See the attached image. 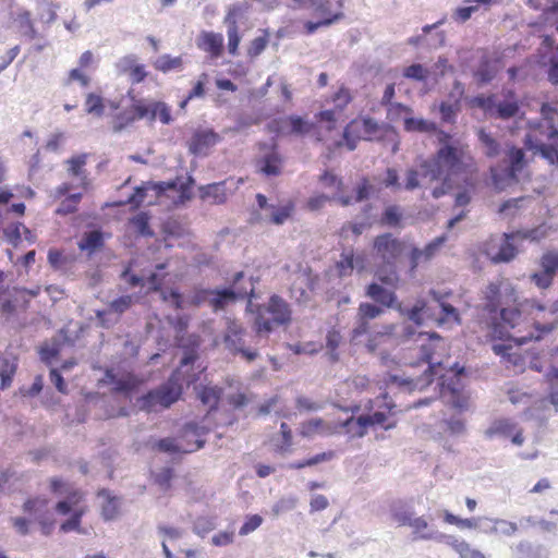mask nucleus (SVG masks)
Here are the masks:
<instances>
[{
  "mask_svg": "<svg viewBox=\"0 0 558 558\" xmlns=\"http://www.w3.org/2000/svg\"><path fill=\"white\" fill-rule=\"evenodd\" d=\"M256 203L259 209L267 211L265 217H260L262 219L268 220L270 223L276 226L283 225L292 215V211L294 209V206L292 203H288L283 206H277L275 204H269L267 197L262 194L257 193L256 196Z\"/></svg>",
  "mask_w": 558,
  "mask_h": 558,
  "instance_id": "12",
  "label": "nucleus"
},
{
  "mask_svg": "<svg viewBox=\"0 0 558 558\" xmlns=\"http://www.w3.org/2000/svg\"><path fill=\"white\" fill-rule=\"evenodd\" d=\"M335 457V452L333 451H325V452H320V453H317L308 459H304V460H301V461H294V462H290L288 464V469L290 470H301L303 468H306V466H314V465H317L319 463H323V462H327V461H330L332 458Z\"/></svg>",
  "mask_w": 558,
  "mask_h": 558,
  "instance_id": "38",
  "label": "nucleus"
},
{
  "mask_svg": "<svg viewBox=\"0 0 558 558\" xmlns=\"http://www.w3.org/2000/svg\"><path fill=\"white\" fill-rule=\"evenodd\" d=\"M150 215L147 211H140L129 219V223L135 229L141 236H153L154 231L149 225Z\"/></svg>",
  "mask_w": 558,
  "mask_h": 558,
  "instance_id": "37",
  "label": "nucleus"
},
{
  "mask_svg": "<svg viewBox=\"0 0 558 558\" xmlns=\"http://www.w3.org/2000/svg\"><path fill=\"white\" fill-rule=\"evenodd\" d=\"M403 219V213L399 205H389L385 207L380 225L389 228H398L401 226Z\"/></svg>",
  "mask_w": 558,
  "mask_h": 558,
  "instance_id": "36",
  "label": "nucleus"
},
{
  "mask_svg": "<svg viewBox=\"0 0 558 558\" xmlns=\"http://www.w3.org/2000/svg\"><path fill=\"white\" fill-rule=\"evenodd\" d=\"M258 171L267 178L278 177L282 172L283 159L277 150V144L271 145V149L257 159Z\"/></svg>",
  "mask_w": 558,
  "mask_h": 558,
  "instance_id": "17",
  "label": "nucleus"
},
{
  "mask_svg": "<svg viewBox=\"0 0 558 558\" xmlns=\"http://www.w3.org/2000/svg\"><path fill=\"white\" fill-rule=\"evenodd\" d=\"M82 495L78 492H72L65 498L59 500L56 505V511L62 515L72 514L74 510H83L80 507Z\"/></svg>",
  "mask_w": 558,
  "mask_h": 558,
  "instance_id": "34",
  "label": "nucleus"
},
{
  "mask_svg": "<svg viewBox=\"0 0 558 558\" xmlns=\"http://www.w3.org/2000/svg\"><path fill=\"white\" fill-rule=\"evenodd\" d=\"M459 111H460L459 101H456L454 104L442 101L439 105V113H440L441 120L446 123H454Z\"/></svg>",
  "mask_w": 558,
  "mask_h": 558,
  "instance_id": "51",
  "label": "nucleus"
},
{
  "mask_svg": "<svg viewBox=\"0 0 558 558\" xmlns=\"http://www.w3.org/2000/svg\"><path fill=\"white\" fill-rule=\"evenodd\" d=\"M430 521H433L430 515L428 518L425 515L413 518L408 526L412 529L414 541H434V537H428L427 535L439 533V531L435 525L430 524Z\"/></svg>",
  "mask_w": 558,
  "mask_h": 558,
  "instance_id": "23",
  "label": "nucleus"
},
{
  "mask_svg": "<svg viewBox=\"0 0 558 558\" xmlns=\"http://www.w3.org/2000/svg\"><path fill=\"white\" fill-rule=\"evenodd\" d=\"M226 183H211L199 187V196L203 199L211 197L215 204H222L226 201Z\"/></svg>",
  "mask_w": 558,
  "mask_h": 558,
  "instance_id": "35",
  "label": "nucleus"
},
{
  "mask_svg": "<svg viewBox=\"0 0 558 558\" xmlns=\"http://www.w3.org/2000/svg\"><path fill=\"white\" fill-rule=\"evenodd\" d=\"M440 147L436 154L422 161V175L430 182L438 181L444 175L453 177L465 171L464 148L458 141H452L449 133H439Z\"/></svg>",
  "mask_w": 558,
  "mask_h": 558,
  "instance_id": "1",
  "label": "nucleus"
},
{
  "mask_svg": "<svg viewBox=\"0 0 558 558\" xmlns=\"http://www.w3.org/2000/svg\"><path fill=\"white\" fill-rule=\"evenodd\" d=\"M132 110L140 119H148L150 122L157 118L162 124L172 122L171 108L163 101L140 99L133 102Z\"/></svg>",
  "mask_w": 558,
  "mask_h": 558,
  "instance_id": "10",
  "label": "nucleus"
},
{
  "mask_svg": "<svg viewBox=\"0 0 558 558\" xmlns=\"http://www.w3.org/2000/svg\"><path fill=\"white\" fill-rule=\"evenodd\" d=\"M342 17H343V13L342 12H336V13H333V15L327 16V17H323L322 20L316 21V22L307 21L304 24V29H305L307 35H312L319 27L330 26V25L337 23L338 21H340Z\"/></svg>",
  "mask_w": 558,
  "mask_h": 558,
  "instance_id": "46",
  "label": "nucleus"
},
{
  "mask_svg": "<svg viewBox=\"0 0 558 558\" xmlns=\"http://www.w3.org/2000/svg\"><path fill=\"white\" fill-rule=\"evenodd\" d=\"M432 71L426 69L421 63H412L411 65L404 68L403 76L405 78L415 81V82H425L430 75Z\"/></svg>",
  "mask_w": 558,
  "mask_h": 558,
  "instance_id": "41",
  "label": "nucleus"
},
{
  "mask_svg": "<svg viewBox=\"0 0 558 558\" xmlns=\"http://www.w3.org/2000/svg\"><path fill=\"white\" fill-rule=\"evenodd\" d=\"M403 124L408 132H433L437 129L434 122L416 117L405 118Z\"/></svg>",
  "mask_w": 558,
  "mask_h": 558,
  "instance_id": "40",
  "label": "nucleus"
},
{
  "mask_svg": "<svg viewBox=\"0 0 558 558\" xmlns=\"http://www.w3.org/2000/svg\"><path fill=\"white\" fill-rule=\"evenodd\" d=\"M541 121L532 124L547 140L558 141V110L553 105L545 102L541 107Z\"/></svg>",
  "mask_w": 558,
  "mask_h": 558,
  "instance_id": "13",
  "label": "nucleus"
},
{
  "mask_svg": "<svg viewBox=\"0 0 558 558\" xmlns=\"http://www.w3.org/2000/svg\"><path fill=\"white\" fill-rule=\"evenodd\" d=\"M538 239L537 229L504 232L499 242L492 239L486 244L485 254L494 264L510 263L519 253L518 244L520 242L524 240L536 241Z\"/></svg>",
  "mask_w": 558,
  "mask_h": 558,
  "instance_id": "4",
  "label": "nucleus"
},
{
  "mask_svg": "<svg viewBox=\"0 0 558 558\" xmlns=\"http://www.w3.org/2000/svg\"><path fill=\"white\" fill-rule=\"evenodd\" d=\"M512 558H547L543 545H535L527 539H521L509 547Z\"/></svg>",
  "mask_w": 558,
  "mask_h": 558,
  "instance_id": "20",
  "label": "nucleus"
},
{
  "mask_svg": "<svg viewBox=\"0 0 558 558\" xmlns=\"http://www.w3.org/2000/svg\"><path fill=\"white\" fill-rule=\"evenodd\" d=\"M396 311L407 317L414 326L422 327L424 325V299H417L412 306L400 303Z\"/></svg>",
  "mask_w": 558,
  "mask_h": 558,
  "instance_id": "24",
  "label": "nucleus"
},
{
  "mask_svg": "<svg viewBox=\"0 0 558 558\" xmlns=\"http://www.w3.org/2000/svg\"><path fill=\"white\" fill-rule=\"evenodd\" d=\"M246 312L254 315L253 328L259 336L269 335L276 327L288 326L292 320L290 304L278 294H272L267 304L253 303V299H248Z\"/></svg>",
  "mask_w": 558,
  "mask_h": 558,
  "instance_id": "3",
  "label": "nucleus"
},
{
  "mask_svg": "<svg viewBox=\"0 0 558 558\" xmlns=\"http://www.w3.org/2000/svg\"><path fill=\"white\" fill-rule=\"evenodd\" d=\"M220 138V135L211 129L196 130L189 143V151L194 156L203 155L206 149L215 146Z\"/></svg>",
  "mask_w": 558,
  "mask_h": 558,
  "instance_id": "16",
  "label": "nucleus"
},
{
  "mask_svg": "<svg viewBox=\"0 0 558 558\" xmlns=\"http://www.w3.org/2000/svg\"><path fill=\"white\" fill-rule=\"evenodd\" d=\"M354 425L356 429H348V435L359 438L364 437L367 433V428L372 426L371 415L362 414L354 417Z\"/></svg>",
  "mask_w": 558,
  "mask_h": 558,
  "instance_id": "52",
  "label": "nucleus"
},
{
  "mask_svg": "<svg viewBox=\"0 0 558 558\" xmlns=\"http://www.w3.org/2000/svg\"><path fill=\"white\" fill-rule=\"evenodd\" d=\"M133 304V296L132 295H121L114 300H112L109 303L108 311L110 313H116L118 315L123 314L126 312Z\"/></svg>",
  "mask_w": 558,
  "mask_h": 558,
  "instance_id": "54",
  "label": "nucleus"
},
{
  "mask_svg": "<svg viewBox=\"0 0 558 558\" xmlns=\"http://www.w3.org/2000/svg\"><path fill=\"white\" fill-rule=\"evenodd\" d=\"M498 73V64L496 60H492L487 56H483L480 60L478 68L474 72V76L482 85L492 82Z\"/></svg>",
  "mask_w": 558,
  "mask_h": 558,
  "instance_id": "26",
  "label": "nucleus"
},
{
  "mask_svg": "<svg viewBox=\"0 0 558 558\" xmlns=\"http://www.w3.org/2000/svg\"><path fill=\"white\" fill-rule=\"evenodd\" d=\"M429 293L433 296L434 301H436L438 303L440 312H441V316L436 318V320L439 325H442L449 320H452L456 324L461 323L460 314L453 305L444 302L441 300V295L438 292H436L435 290H430Z\"/></svg>",
  "mask_w": 558,
  "mask_h": 558,
  "instance_id": "30",
  "label": "nucleus"
},
{
  "mask_svg": "<svg viewBox=\"0 0 558 558\" xmlns=\"http://www.w3.org/2000/svg\"><path fill=\"white\" fill-rule=\"evenodd\" d=\"M108 381L113 386V391L131 398L140 388V380L135 376H118L112 371L106 372Z\"/></svg>",
  "mask_w": 558,
  "mask_h": 558,
  "instance_id": "19",
  "label": "nucleus"
},
{
  "mask_svg": "<svg viewBox=\"0 0 558 558\" xmlns=\"http://www.w3.org/2000/svg\"><path fill=\"white\" fill-rule=\"evenodd\" d=\"M136 120H141L137 117V113L131 109V111H121L117 113L113 118L112 130L114 133L122 132L128 125L133 123Z\"/></svg>",
  "mask_w": 558,
  "mask_h": 558,
  "instance_id": "43",
  "label": "nucleus"
},
{
  "mask_svg": "<svg viewBox=\"0 0 558 558\" xmlns=\"http://www.w3.org/2000/svg\"><path fill=\"white\" fill-rule=\"evenodd\" d=\"M208 433V428L202 426L195 422H187L184 424L181 430V437L186 439V447L180 446L173 438L165 437L156 442V448L165 453H191L201 448L206 444L203 436Z\"/></svg>",
  "mask_w": 558,
  "mask_h": 558,
  "instance_id": "7",
  "label": "nucleus"
},
{
  "mask_svg": "<svg viewBox=\"0 0 558 558\" xmlns=\"http://www.w3.org/2000/svg\"><path fill=\"white\" fill-rule=\"evenodd\" d=\"M182 64L183 61L181 57H171L170 54L160 56L154 63L155 68L163 73L180 69Z\"/></svg>",
  "mask_w": 558,
  "mask_h": 558,
  "instance_id": "47",
  "label": "nucleus"
},
{
  "mask_svg": "<svg viewBox=\"0 0 558 558\" xmlns=\"http://www.w3.org/2000/svg\"><path fill=\"white\" fill-rule=\"evenodd\" d=\"M372 204H366L362 208L364 219L361 221L348 222L342 227V232L350 230L355 236L361 235L366 229H368L372 226V222L369 221L368 217V213L372 210Z\"/></svg>",
  "mask_w": 558,
  "mask_h": 558,
  "instance_id": "39",
  "label": "nucleus"
},
{
  "mask_svg": "<svg viewBox=\"0 0 558 558\" xmlns=\"http://www.w3.org/2000/svg\"><path fill=\"white\" fill-rule=\"evenodd\" d=\"M99 496L105 498V502L102 505L104 519L107 521L114 519L118 513V502L116 497H112L107 489L100 490Z\"/></svg>",
  "mask_w": 558,
  "mask_h": 558,
  "instance_id": "45",
  "label": "nucleus"
},
{
  "mask_svg": "<svg viewBox=\"0 0 558 558\" xmlns=\"http://www.w3.org/2000/svg\"><path fill=\"white\" fill-rule=\"evenodd\" d=\"M61 350V338L52 337L49 341H45L39 347L38 353L43 363L51 365L52 362L59 357Z\"/></svg>",
  "mask_w": 558,
  "mask_h": 558,
  "instance_id": "31",
  "label": "nucleus"
},
{
  "mask_svg": "<svg viewBox=\"0 0 558 558\" xmlns=\"http://www.w3.org/2000/svg\"><path fill=\"white\" fill-rule=\"evenodd\" d=\"M148 190H150L148 182L135 186L132 194L128 197L126 203L130 204L132 208L137 209L144 203Z\"/></svg>",
  "mask_w": 558,
  "mask_h": 558,
  "instance_id": "53",
  "label": "nucleus"
},
{
  "mask_svg": "<svg viewBox=\"0 0 558 558\" xmlns=\"http://www.w3.org/2000/svg\"><path fill=\"white\" fill-rule=\"evenodd\" d=\"M391 518L399 523V525L408 526L415 517L413 500H395L390 506Z\"/></svg>",
  "mask_w": 558,
  "mask_h": 558,
  "instance_id": "21",
  "label": "nucleus"
},
{
  "mask_svg": "<svg viewBox=\"0 0 558 558\" xmlns=\"http://www.w3.org/2000/svg\"><path fill=\"white\" fill-rule=\"evenodd\" d=\"M337 269L341 277L351 275L354 269V252H342L340 259L337 262Z\"/></svg>",
  "mask_w": 558,
  "mask_h": 558,
  "instance_id": "50",
  "label": "nucleus"
},
{
  "mask_svg": "<svg viewBox=\"0 0 558 558\" xmlns=\"http://www.w3.org/2000/svg\"><path fill=\"white\" fill-rule=\"evenodd\" d=\"M120 278L124 280L131 288L143 287L145 282L142 276L132 272V263H129V265L123 269Z\"/></svg>",
  "mask_w": 558,
  "mask_h": 558,
  "instance_id": "61",
  "label": "nucleus"
},
{
  "mask_svg": "<svg viewBox=\"0 0 558 558\" xmlns=\"http://www.w3.org/2000/svg\"><path fill=\"white\" fill-rule=\"evenodd\" d=\"M84 510H74L72 514L61 524L60 530L64 533L78 531Z\"/></svg>",
  "mask_w": 558,
  "mask_h": 558,
  "instance_id": "57",
  "label": "nucleus"
},
{
  "mask_svg": "<svg viewBox=\"0 0 558 558\" xmlns=\"http://www.w3.org/2000/svg\"><path fill=\"white\" fill-rule=\"evenodd\" d=\"M548 81L553 85H558V48L554 49L548 59Z\"/></svg>",
  "mask_w": 558,
  "mask_h": 558,
  "instance_id": "63",
  "label": "nucleus"
},
{
  "mask_svg": "<svg viewBox=\"0 0 558 558\" xmlns=\"http://www.w3.org/2000/svg\"><path fill=\"white\" fill-rule=\"evenodd\" d=\"M21 228H23V225L17 222L10 225L3 230L4 236L7 238L8 242L15 247L19 245L22 239Z\"/></svg>",
  "mask_w": 558,
  "mask_h": 558,
  "instance_id": "64",
  "label": "nucleus"
},
{
  "mask_svg": "<svg viewBox=\"0 0 558 558\" xmlns=\"http://www.w3.org/2000/svg\"><path fill=\"white\" fill-rule=\"evenodd\" d=\"M24 512L29 513L34 520L39 523H44L47 520V515L49 512L48 509V499L46 498H29L23 504Z\"/></svg>",
  "mask_w": 558,
  "mask_h": 558,
  "instance_id": "29",
  "label": "nucleus"
},
{
  "mask_svg": "<svg viewBox=\"0 0 558 558\" xmlns=\"http://www.w3.org/2000/svg\"><path fill=\"white\" fill-rule=\"evenodd\" d=\"M512 305L513 304L506 306L497 314V318H493L496 320L493 327L494 338H506L507 335L504 329L514 328L517 325H519L522 318V313L517 306Z\"/></svg>",
  "mask_w": 558,
  "mask_h": 558,
  "instance_id": "14",
  "label": "nucleus"
},
{
  "mask_svg": "<svg viewBox=\"0 0 558 558\" xmlns=\"http://www.w3.org/2000/svg\"><path fill=\"white\" fill-rule=\"evenodd\" d=\"M485 294V308L492 315V318H497V314L508 305L514 304L517 301L514 288L508 280H500L498 282H490Z\"/></svg>",
  "mask_w": 558,
  "mask_h": 558,
  "instance_id": "9",
  "label": "nucleus"
},
{
  "mask_svg": "<svg viewBox=\"0 0 558 558\" xmlns=\"http://www.w3.org/2000/svg\"><path fill=\"white\" fill-rule=\"evenodd\" d=\"M198 48L209 52L213 57H219L223 50V36L214 32H203L199 36Z\"/></svg>",
  "mask_w": 558,
  "mask_h": 558,
  "instance_id": "25",
  "label": "nucleus"
},
{
  "mask_svg": "<svg viewBox=\"0 0 558 558\" xmlns=\"http://www.w3.org/2000/svg\"><path fill=\"white\" fill-rule=\"evenodd\" d=\"M531 282H533L539 289H547L554 282V277L545 270L535 271L530 276Z\"/></svg>",
  "mask_w": 558,
  "mask_h": 558,
  "instance_id": "62",
  "label": "nucleus"
},
{
  "mask_svg": "<svg viewBox=\"0 0 558 558\" xmlns=\"http://www.w3.org/2000/svg\"><path fill=\"white\" fill-rule=\"evenodd\" d=\"M385 313L383 306L374 302H362L359 305L357 316L364 317L368 320L375 319Z\"/></svg>",
  "mask_w": 558,
  "mask_h": 558,
  "instance_id": "49",
  "label": "nucleus"
},
{
  "mask_svg": "<svg viewBox=\"0 0 558 558\" xmlns=\"http://www.w3.org/2000/svg\"><path fill=\"white\" fill-rule=\"evenodd\" d=\"M85 111L88 114L101 117L105 112L104 98L95 93H89L85 99Z\"/></svg>",
  "mask_w": 558,
  "mask_h": 558,
  "instance_id": "44",
  "label": "nucleus"
},
{
  "mask_svg": "<svg viewBox=\"0 0 558 558\" xmlns=\"http://www.w3.org/2000/svg\"><path fill=\"white\" fill-rule=\"evenodd\" d=\"M222 389L217 386H203L197 392L199 401L204 405H208L207 415L218 410L221 399Z\"/></svg>",
  "mask_w": 558,
  "mask_h": 558,
  "instance_id": "27",
  "label": "nucleus"
},
{
  "mask_svg": "<svg viewBox=\"0 0 558 558\" xmlns=\"http://www.w3.org/2000/svg\"><path fill=\"white\" fill-rule=\"evenodd\" d=\"M245 329L234 320L228 322L227 329L223 336V343L227 350L233 352L243 349L245 340L243 335Z\"/></svg>",
  "mask_w": 558,
  "mask_h": 558,
  "instance_id": "22",
  "label": "nucleus"
},
{
  "mask_svg": "<svg viewBox=\"0 0 558 558\" xmlns=\"http://www.w3.org/2000/svg\"><path fill=\"white\" fill-rule=\"evenodd\" d=\"M405 250V243L390 232L374 238L371 257L374 260V277L381 283L395 284L400 281L397 262Z\"/></svg>",
  "mask_w": 558,
  "mask_h": 558,
  "instance_id": "2",
  "label": "nucleus"
},
{
  "mask_svg": "<svg viewBox=\"0 0 558 558\" xmlns=\"http://www.w3.org/2000/svg\"><path fill=\"white\" fill-rule=\"evenodd\" d=\"M244 279V271H238L233 275L229 286L210 289L209 305L211 308L218 312L239 300L255 299V287L253 286L252 278L247 280L250 288L243 282Z\"/></svg>",
  "mask_w": 558,
  "mask_h": 558,
  "instance_id": "6",
  "label": "nucleus"
},
{
  "mask_svg": "<svg viewBox=\"0 0 558 558\" xmlns=\"http://www.w3.org/2000/svg\"><path fill=\"white\" fill-rule=\"evenodd\" d=\"M19 363L17 357L14 355L5 356L2 360L0 369V389L5 390L13 381Z\"/></svg>",
  "mask_w": 558,
  "mask_h": 558,
  "instance_id": "32",
  "label": "nucleus"
},
{
  "mask_svg": "<svg viewBox=\"0 0 558 558\" xmlns=\"http://www.w3.org/2000/svg\"><path fill=\"white\" fill-rule=\"evenodd\" d=\"M105 244V238L101 230L96 229L85 232L80 242L77 243L78 248L89 254H94L100 250Z\"/></svg>",
  "mask_w": 558,
  "mask_h": 558,
  "instance_id": "28",
  "label": "nucleus"
},
{
  "mask_svg": "<svg viewBox=\"0 0 558 558\" xmlns=\"http://www.w3.org/2000/svg\"><path fill=\"white\" fill-rule=\"evenodd\" d=\"M398 283H381L374 277V280L365 287V296L383 307L396 310L399 304L396 293Z\"/></svg>",
  "mask_w": 558,
  "mask_h": 558,
  "instance_id": "11",
  "label": "nucleus"
},
{
  "mask_svg": "<svg viewBox=\"0 0 558 558\" xmlns=\"http://www.w3.org/2000/svg\"><path fill=\"white\" fill-rule=\"evenodd\" d=\"M504 163L505 178L514 180L526 166V155L522 148L509 146L505 151Z\"/></svg>",
  "mask_w": 558,
  "mask_h": 558,
  "instance_id": "15",
  "label": "nucleus"
},
{
  "mask_svg": "<svg viewBox=\"0 0 558 558\" xmlns=\"http://www.w3.org/2000/svg\"><path fill=\"white\" fill-rule=\"evenodd\" d=\"M182 396V386L173 380L151 389L136 399V404L141 411L151 412L156 405L165 409L170 408Z\"/></svg>",
  "mask_w": 558,
  "mask_h": 558,
  "instance_id": "8",
  "label": "nucleus"
},
{
  "mask_svg": "<svg viewBox=\"0 0 558 558\" xmlns=\"http://www.w3.org/2000/svg\"><path fill=\"white\" fill-rule=\"evenodd\" d=\"M374 191L373 185L369 183V181L366 178H363V180L356 185L354 189L355 195H354V202L361 203L366 199H368Z\"/></svg>",
  "mask_w": 558,
  "mask_h": 558,
  "instance_id": "58",
  "label": "nucleus"
},
{
  "mask_svg": "<svg viewBox=\"0 0 558 558\" xmlns=\"http://www.w3.org/2000/svg\"><path fill=\"white\" fill-rule=\"evenodd\" d=\"M14 23L19 29V32L29 39H34L37 36V31L34 27V23L31 19V12L28 10L22 9L16 13L14 17Z\"/></svg>",
  "mask_w": 558,
  "mask_h": 558,
  "instance_id": "33",
  "label": "nucleus"
},
{
  "mask_svg": "<svg viewBox=\"0 0 558 558\" xmlns=\"http://www.w3.org/2000/svg\"><path fill=\"white\" fill-rule=\"evenodd\" d=\"M505 98L500 100L496 94H478L469 101L470 106L482 109L493 119L509 120L520 113L521 107L513 90H506Z\"/></svg>",
  "mask_w": 558,
  "mask_h": 558,
  "instance_id": "5",
  "label": "nucleus"
},
{
  "mask_svg": "<svg viewBox=\"0 0 558 558\" xmlns=\"http://www.w3.org/2000/svg\"><path fill=\"white\" fill-rule=\"evenodd\" d=\"M427 536L434 537V541H436L438 543H445V544L451 546L458 555H460L463 551V549L466 548V545L469 544L463 539H458L457 537H454L452 535L444 534L441 532L434 533V534H430Z\"/></svg>",
  "mask_w": 558,
  "mask_h": 558,
  "instance_id": "48",
  "label": "nucleus"
},
{
  "mask_svg": "<svg viewBox=\"0 0 558 558\" xmlns=\"http://www.w3.org/2000/svg\"><path fill=\"white\" fill-rule=\"evenodd\" d=\"M478 148L488 159L498 158L502 153V145L498 138L485 128H478L476 131Z\"/></svg>",
  "mask_w": 558,
  "mask_h": 558,
  "instance_id": "18",
  "label": "nucleus"
},
{
  "mask_svg": "<svg viewBox=\"0 0 558 558\" xmlns=\"http://www.w3.org/2000/svg\"><path fill=\"white\" fill-rule=\"evenodd\" d=\"M514 429V424L510 420H499L486 430V436L493 438L494 436L508 437Z\"/></svg>",
  "mask_w": 558,
  "mask_h": 558,
  "instance_id": "42",
  "label": "nucleus"
},
{
  "mask_svg": "<svg viewBox=\"0 0 558 558\" xmlns=\"http://www.w3.org/2000/svg\"><path fill=\"white\" fill-rule=\"evenodd\" d=\"M543 270L555 277L558 271V252H546L541 257Z\"/></svg>",
  "mask_w": 558,
  "mask_h": 558,
  "instance_id": "55",
  "label": "nucleus"
},
{
  "mask_svg": "<svg viewBox=\"0 0 558 558\" xmlns=\"http://www.w3.org/2000/svg\"><path fill=\"white\" fill-rule=\"evenodd\" d=\"M497 534L511 537L519 531V524L505 519L496 518Z\"/></svg>",
  "mask_w": 558,
  "mask_h": 558,
  "instance_id": "60",
  "label": "nucleus"
},
{
  "mask_svg": "<svg viewBox=\"0 0 558 558\" xmlns=\"http://www.w3.org/2000/svg\"><path fill=\"white\" fill-rule=\"evenodd\" d=\"M441 425L453 436L462 435L465 430L464 421L460 417H450L441 421Z\"/></svg>",
  "mask_w": 558,
  "mask_h": 558,
  "instance_id": "59",
  "label": "nucleus"
},
{
  "mask_svg": "<svg viewBox=\"0 0 558 558\" xmlns=\"http://www.w3.org/2000/svg\"><path fill=\"white\" fill-rule=\"evenodd\" d=\"M280 433L282 441L281 444L276 445V451L279 453H286L292 446V430L287 423L282 422L280 425Z\"/></svg>",
  "mask_w": 558,
  "mask_h": 558,
  "instance_id": "56",
  "label": "nucleus"
}]
</instances>
